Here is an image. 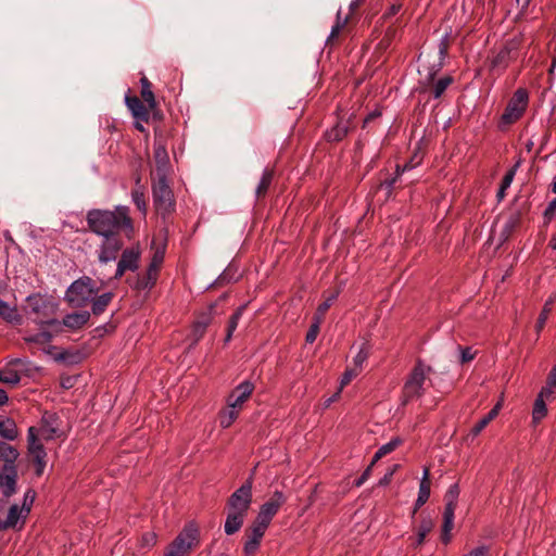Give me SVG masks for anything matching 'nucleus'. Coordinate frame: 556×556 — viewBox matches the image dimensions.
I'll list each match as a JSON object with an SVG mask.
<instances>
[{"mask_svg": "<svg viewBox=\"0 0 556 556\" xmlns=\"http://www.w3.org/2000/svg\"><path fill=\"white\" fill-rule=\"evenodd\" d=\"M86 220L89 229L102 238L98 253L99 262L106 264L115 261L124 245L121 232L125 231L128 236L134 230L129 207L117 205L114 210L93 208L88 211Z\"/></svg>", "mask_w": 556, "mask_h": 556, "instance_id": "obj_1", "label": "nucleus"}, {"mask_svg": "<svg viewBox=\"0 0 556 556\" xmlns=\"http://www.w3.org/2000/svg\"><path fill=\"white\" fill-rule=\"evenodd\" d=\"M58 418L52 414H45L39 428L30 427L28 429V453L36 465L37 476H41L47 465V453L42 441H50L60 437Z\"/></svg>", "mask_w": 556, "mask_h": 556, "instance_id": "obj_2", "label": "nucleus"}, {"mask_svg": "<svg viewBox=\"0 0 556 556\" xmlns=\"http://www.w3.org/2000/svg\"><path fill=\"white\" fill-rule=\"evenodd\" d=\"M252 476L237 489L226 504V520L224 530L227 535L237 533L248 516L252 504Z\"/></svg>", "mask_w": 556, "mask_h": 556, "instance_id": "obj_3", "label": "nucleus"}, {"mask_svg": "<svg viewBox=\"0 0 556 556\" xmlns=\"http://www.w3.org/2000/svg\"><path fill=\"white\" fill-rule=\"evenodd\" d=\"M430 371L431 367L427 366L421 359L416 362L402 389V403L404 405L425 394L426 386L431 384V381L427 378Z\"/></svg>", "mask_w": 556, "mask_h": 556, "instance_id": "obj_4", "label": "nucleus"}, {"mask_svg": "<svg viewBox=\"0 0 556 556\" xmlns=\"http://www.w3.org/2000/svg\"><path fill=\"white\" fill-rule=\"evenodd\" d=\"M98 292L99 288L96 281L88 276H83L67 288L65 301L74 308L86 307Z\"/></svg>", "mask_w": 556, "mask_h": 556, "instance_id": "obj_5", "label": "nucleus"}, {"mask_svg": "<svg viewBox=\"0 0 556 556\" xmlns=\"http://www.w3.org/2000/svg\"><path fill=\"white\" fill-rule=\"evenodd\" d=\"M18 452L12 445L0 441V459L4 462L2 467L4 479V497L10 498L17 490V469L15 460Z\"/></svg>", "mask_w": 556, "mask_h": 556, "instance_id": "obj_6", "label": "nucleus"}, {"mask_svg": "<svg viewBox=\"0 0 556 556\" xmlns=\"http://www.w3.org/2000/svg\"><path fill=\"white\" fill-rule=\"evenodd\" d=\"M200 543L198 527L190 522L185 526L176 539L168 545L164 556H189Z\"/></svg>", "mask_w": 556, "mask_h": 556, "instance_id": "obj_7", "label": "nucleus"}, {"mask_svg": "<svg viewBox=\"0 0 556 556\" xmlns=\"http://www.w3.org/2000/svg\"><path fill=\"white\" fill-rule=\"evenodd\" d=\"M152 194L157 214L165 218L175 207L174 194L167 179H156L152 185Z\"/></svg>", "mask_w": 556, "mask_h": 556, "instance_id": "obj_8", "label": "nucleus"}, {"mask_svg": "<svg viewBox=\"0 0 556 556\" xmlns=\"http://www.w3.org/2000/svg\"><path fill=\"white\" fill-rule=\"evenodd\" d=\"M529 101L528 91L519 88L515 91L507 106L502 114L501 122L504 125H510L518 121L527 109Z\"/></svg>", "mask_w": 556, "mask_h": 556, "instance_id": "obj_9", "label": "nucleus"}, {"mask_svg": "<svg viewBox=\"0 0 556 556\" xmlns=\"http://www.w3.org/2000/svg\"><path fill=\"white\" fill-rule=\"evenodd\" d=\"M90 319V313L88 311L75 312L64 316L62 321H58L56 319L42 320L39 318L35 319V323L38 325H63L72 330H77L83 328Z\"/></svg>", "mask_w": 556, "mask_h": 556, "instance_id": "obj_10", "label": "nucleus"}, {"mask_svg": "<svg viewBox=\"0 0 556 556\" xmlns=\"http://www.w3.org/2000/svg\"><path fill=\"white\" fill-rule=\"evenodd\" d=\"M141 251L138 245L125 249L117 263V268L114 278L119 279L125 271H135L139 267Z\"/></svg>", "mask_w": 556, "mask_h": 556, "instance_id": "obj_11", "label": "nucleus"}, {"mask_svg": "<svg viewBox=\"0 0 556 556\" xmlns=\"http://www.w3.org/2000/svg\"><path fill=\"white\" fill-rule=\"evenodd\" d=\"M437 71H429L428 75L420 80L422 92L430 91L434 99H439L447 87L453 83V78L445 76L433 83Z\"/></svg>", "mask_w": 556, "mask_h": 556, "instance_id": "obj_12", "label": "nucleus"}, {"mask_svg": "<svg viewBox=\"0 0 556 556\" xmlns=\"http://www.w3.org/2000/svg\"><path fill=\"white\" fill-rule=\"evenodd\" d=\"M28 515L27 509L20 507L18 504L11 505L7 517L3 520H0V530H21L24 527Z\"/></svg>", "mask_w": 556, "mask_h": 556, "instance_id": "obj_13", "label": "nucleus"}, {"mask_svg": "<svg viewBox=\"0 0 556 556\" xmlns=\"http://www.w3.org/2000/svg\"><path fill=\"white\" fill-rule=\"evenodd\" d=\"M153 157L155 162V176L156 179H167L169 173V156L165 146L162 142H154Z\"/></svg>", "mask_w": 556, "mask_h": 556, "instance_id": "obj_14", "label": "nucleus"}, {"mask_svg": "<svg viewBox=\"0 0 556 556\" xmlns=\"http://www.w3.org/2000/svg\"><path fill=\"white\" fill-rule=\"evenodd\" d=\"M253 390L254 386L250 381L241 382L228 396V406L240 409L242 404L251 396Z\"/></svg>", "mask_w": 556, "mask_h": 556, "instance_id": "obj_15", "label": "nucleus"}, {"mask_svg": "<svg viewBox=\"0 0 556 556\" xmlns=\"http://www.w3.org/2000/svg\"><path fill=\"white\" fill-rule=\"evenodd\" d=\"M125 102L132 116L142 122H149L150 111H152L149 105H144L143 102L136 96H126Z\"/></svg>", "mask_w": 556, "mask_h": 556, "instance_id": "obj_16", "label": "nucleus"}, {"mask_svg": "<svg viewBox=\"0 0 556 556\" xmlns=\"http://www.w3.org/2000/svg\"><path fill=\"white\" fill-rule=\"evenodd\" d=\"M516 58L515 45H507L501 49L492 60V67L504 70Z\"/></svg>", "mask_w": 556, "mask_h": 556, "instance_id": "obj_17", "label": "nucleus"}, {"mask_svg": "<svg viewBox=\"0 0 556 556\" xmlns=\"http://www.w3.org/2000/svg\"><path fill=\"white\" fill-rule=\"evenodd\" d=\"M429 496H430L429 469L426 468L424 470L422 479L420 481L418 497L416 500L413 514H415L418 508H420L424 504H426V502L429 500Z\"/></svg>", "mask_w": 556, "mask_h": 556, "instance_id": "obj_18", "label": "nucleus"}, {"mask_svg": "<svg viewBox=\"0 0 556 556\" xmlns=\"http://www.w3.org/2000/svg\"><path fill=\"white\" fill-rule=\"evenodd\" d=\"M211 320L212 317L210 313H203L198 317L191 329V337L193 339V343H197L203 337L207 326L211 324Z\"/></svg>", "mask_w": 556, "mask_h": 556, "instance_id": "obj_19", "label": "nucleus"}, {"mask_svg": "<svg viewBox=\"0 0 556 556\" xmlns=\"http://www.w3.org/2000/svg\"><path fill=\"white\" fill-rule=\"evenodd\" d=\"M286 503V496L281 491H275L273 496L261 508L275 517L279 508Z\"/></svg>", "mask_w": 556, "mask_h": 556, "instance_id": "obj_20", "label": "nucleus"}, {"mask_svg": "<svg viewBox=\"0 0 556 556\" xmlns=\"http://www.w3.org/2000/svg\"><path fill=\"white\" fill-rule=\"evenodd\" d=\"M0 317L10 324L21 325L22 323V316L18 314L17 308L4 301H0Z\"/></svg>", "mask_w": 556, "mask_h": 556, "instance_id": "obj_21", "label": "nucleus"}, {"mask_svg": "<svg viewBox=\"0 0 556 556\" xmlns=\"http://www.w3.org/2000/svg\"><path fill=\"white\" fill-rule=\"evenodd\" d=\"M114 294L112 292H105L100 295H94L91 300V311L93 315H101L111 303Z\"/></svg>", "mask_w": 556, "mask_h": 556, "instance_id": "obj_22", "label": "nucleus"}, {"mask_svg": "<svg viewBox=\"0 0 556 556\" xmlns=\"http://www.w3.org/2000/svg\"><path fill=\"white\" fill-rule=\"evenodd\" d=\"M17 435L18 431L14 420L0 416V437L13 441L17 438Z\"/></svg>", "mask_w": 556, "mask_h": 556, "instance_id": "obj_23", "label": "nucleus"}, {"mask_svg": "<svg viewBox=\"0 0 556 556\" xmlns=\"http://www.w3.org/2000/svg\"><path fill=\"white\" fill-rule=\"evenodd\" d=\"M131 199L137 208L144 216L147 214L146 191L144 187L140 185V178L137 179L136 187L131 191Z\"/></svg>", "mask_w": 556, "mask_h": 556, "instance_id": "obj_24", "label": "nucleus"}, {"mask_svg": "<svg viewBox=\"0 0 556 556\" xmlns=\"http://www.w3.org/2000/svg\"><path fill=\"white\" fill-rule=\"evenodd\" d=\"M546 396L538 394L532 409V421L539 424L547 415V407L545 404Z\"/></svg>", "mask_w": 556, "mask_h": 556, "instance_id": "obj_25", "label": "nucleus"}, {"mask_svg": "<svg viewBox=\"0 0 556 556\" xmlns=\"http://www.w3.org/2000/svg\"><path fill=\"white\" fill-rule=\"evenodd\" d=\"M141 84V97L143 101L149 105L151 110L156 108V100L152 91V85L146 76L140 78Z\"/></svg>", "mask_w": 556, "mask_h": 556, "instance_id": "obj_26", "label": "nucleus"}, {"mask_svg": "<svg viewBox=\"0 0 556 556\" xmlns=\"http://www.w3.org/2000/svg\"><path fill=\"white\" fill-rule=\"evenodd\" d=\"M350 20V15L342 16L341 10L337 13V20L334 25L331 28V31L327 38V43H333V41L338 38L340 33L345 28Z\"/></svg>", "mask_w": 556, "mask_h": 556, "instance_id": "obj_27", "label": "nucleus"}, {"mask_svg": "<svg viewBox=\"0 0 556 556\" xmlns=\"http://www.w3.org/2000/svg\"><path fill=\"white\" fill-rule=\"evenodd\" d=\"M274 178V172L271 169H264L261 180L256 187L255 195L257 199L265 197Z\"/></svg>", "mask_w": 556, "mask_h": 556, "instance_id": "obj_28", "label": "nucleus"}, {"mask_svg": "<svg viewBox=\"0 0 556 556\" xmlns=\"http://www.w3.org/2000/svg\"><path fill=\"white\" fill-rule=\"evenodd\" d=\"M401 444L402 440L400 438H393L390 442L381 445L372 457V464H376L379 459L395 451Z\"/></svg>", "mask_w": 556, "mask_h": 556, "instance_id": "obj_29", "label": "nucleus"}, {"mask_svg": "<svg viewBox=\"0 0 556 556\" xmlns=\"http://www.w3.org/2000/svg\"><path fill=\"white\" fill-rule=\"evenodd\" d=\"M555 301H556V294L551 295L546 300V302H545V304L543 306V309H542V312L539 315L536 325H535V330H536L538 334L543 330V328H544V326L546 324V320L548 318V314L551 313L552 306H553Z\"/></svg>", "mask_w": 556, "mask_h": 556, "instance_id": "obj_30", "label": "nucleus"}, {"mask_svg": "<svg viewBox=\"0 0 556 556\" xmlns=\"http://www.w3.org/2000/svg\"><path fill=\"white\" fill-rule=\"evenodd\" d=\"M348 123L338 122L336 126L326 132V137L328 141H340L348 135Z\"/></svg>", "mask_w": 556, "mask_h": 556, "instance_id": "obj_31", "label": "nucleus"}, {"mask_svg": "<svg viewBox=\"0 0 556 556\" xmlns=\"http://www.w3.org/2000/svg\"><path fill=\"white\" fill-rule=\"evenodd\" d=\"M21 381V376L17 372V370L5 367L0 369V382L10 384V386H16Z\"/></svg>", "mask_w": 556, "mask_h": 556, "instance_id": "obj_32", "label": "nucleus"}, {"mask_svg": "<svg viewBox=\"0 0 556 556\" xmlns=\"http://www.w3.org/2000/svg\"><path fill=\"white\" fill-rule=\"evenodd\" d=\"M433 521L430 518H424L417 529V538L415 545L419 546L424 543L427 534L432 530Z\"/></svg>", "mask_w": 556, "mask_h": 556, "instance_id": "obj_33", "label": "nucleus"}, {"mask_svg": "<svg viewBox=\"0 0 556 556\" xmlns=\"http://www.w3.org/2000/svg\"><path fill=\"white\" fill-rule=\"evenodd\" d=\"M555 388H556V365L551 369V371L547 376V379H546V384L541 389L539 394L546 396V399H549L553 395Z\"/></svg>", "mask_w": 556, "mask_h": 556, "instance_id": "obj_34", "label": "nucleus"}, {"mask_svg": "<svg viewBox=\"0 0 556 556\" xmlns=\"http://www.w3.org/2000/svg\"><path fill=\"white\" fill-rule=\"evenodd\" d=\"M238 408L229 407L222 412L219 416V422L223 428H229L232 422L238 418Z\"/></svg>", "mask_w": 556, "mask_h": 556, "instance_id": "obj_35", "label": "nucleus"}, {"mask_svg": "<svg viewBox=\"0 0 556 556\" xmlns=\"http://www.w3.org/2000/svg\"><path fill=\"white\" fill-rule=\"evenodd\" d=\"M368 356H369V346L367 343H363L362 346L359 348L357 354L353 358V363H354L353 368L357 369L361 372L363 365L367 361Z\"/></svg>", "mask_w": 556, "mask_h": 556, "instance_id": "obj_36", "label": "nucleus"}, {"mask_svg": "<svg viewBox=\"0 0 556 556\" xmlns=\"http://www.w3.org/2000/svg\"><path fill=\"white\" fill-rule=\"evenodd\" d=\"M157 275H153V278L149 275V269H147L146 274L141 277H138L135 288L137 290H148L151 289L156 282Z\"/></svg>", "mask_w": 556, "mask_h": 556, "instance_id": "obj_37", "label": "nucleus"}, {"mask_svg": "<svg viewBox=\"0 0 556 556\" xmlns=\"http://www.w3.org/2000/svg\"><path fill=\"white\" fill-rule=\"evenodd\" d=\"M494 419V413H488L483 418H481L470 430L469 437L472 438L480 434V432Z\"/></svg>", "mask_w": 556, "mask_h": 556, "instance_id": "obj_38", "label": "nucleus"}, {"mask_svg": "<svg viewBox=\"0 0 556 556\" xmlns=\"http://www.w3.org/2000/svg\"><path fill=\"white\" fill-rule=\"evenodd\" d=\"M164 261V251L162 250H157L152 260H151V263L148 267L149 269V275L153 278V275H159V269H160V266L161 264L163 263Z\"/></svg>", "mask_w": 556, "mask_h": 556, "instance_id": "obj_39", "label": "nucleus"}, {"mask_svg": "<svg viewBox=\"0 0 556 556\" xmlns=\"http://www.w3.org/2000/svg\"><path fill=\"white\" fill-rule=\"evenodd\" d=\"M83 358V354L80 352H70L64 351L60 353L55 359L60 362H65L67 364H76L79 363Z\"/></svg>", "mask_w": 556, "mask_h": 556, "instance_id": "obj_40", "label": "nucleus"}, {"mask_svg": "<svg viewBox=\"0 0 556 556\" xmlns=\"http://www.w3.org/2000/svg\"><path fill=\"white\" fill-rule=\"evenodd\" d=\"M52 340V334L48 331H41L39 333L25 337V341L28 343L45 344Z\"/></svg>", "mask_w": 556, "mask_h": 556, "instance_id": "obj_41", "label": "nucleus"}, {"mask_svg": "<svg viewBox=\"0 0 556 556\" xmlns=\"http://www.w3.org/2000/svg\"><path fill=\"white\" fill-rule=\"evenodd\" d=\"M273 518L274 517L271 515H269L268 513H266L262 508H260V511H258L255 520L253 521V525H255L264 530H267Z\"/></svg>", "mask_w": 556, "mask_h": 556, "instance_id": "obj_42", "label": "nucleus"}, {"mask_svg": "<svg viewBox=\"0 0 556 556\" xmlns=\"http://www.w3.org/2000/svg\"><path fill=\"white\" fill-rule=\"evenodd\" d=\"M273 518L274 517L271 515H269L268 513H266L262 508H260V511H258L255 520L253 521V525H255L264 530H267Z\"/></svg>", "mask_w": 556, "mask_h": 556, "instance_id": "obj_43", "label": "nucleus"}, {"mask_svg": "<svg viewBox=\"0 0 556 556\" xmlns=\"http://www.w3.org/2000/svg\"><path fill=\"white\" fill-rule=\"evenodd\" d=\"M273 518L274 517L271 515H269L268 513H266L262 508H260V511H258L255 520L253 521V525H255L264 530H267Z\"/></svg>", "mask_w": 556, "mask_h": 556, "instance_id": "obj_44", "label": "nucleus"}, {"mask_svg": "<svg viewBox=\"0 0 556 556\" xmlns=\"http://www.w3.org/2000/svg\"><path fill=\"white\" fill-rule=\"evenodd\" d=\"M338 294L330 295L326 301L320 303L317 307L316 314L314 317H320V323L323 321V318L327 311L330 308L334 300L337 299Z\"/></svg>", "mask_w": 556, "mask_h": 556, "instance_id": "obj_45", "label": "nucleus"}, {"mask_svg": "<svg viewBox=\"0 0 556 556\" xmlns=\"http://www.w3.org/2000/svg\"><path fill=\"white\" fill-rule=\"evenodd\" d=\"M320 324V317H314V323L311 325L305 337V341L307 343H313L316 340L317 334L319 332Z\"/></svg>", "mask_w": 556, "mask_h": 556, "instance_id": "obj_46", "label": "nucleus"}, {"mask_svg": "<svg viewBox=\"0 0 556 556\" xmlns=\"http://www.w3.org/2000/svg\"><path fill=\"white\" fill-rule=\"evenodd\" d=\"M265 532H266V530L252 523L250 529L247 530L245 535L248 539H251V540H254V541H257L261 543Z\"/></svg>", "mask_w": 556, "mask_h": 556, "instance_id": "obj_47", "label": "nucleus"}, {"mask_svg": "<svg viewBox=\"0 0 556 556\" xmlns=\"http://www.w3.org/2000/svg\"><path fill=\"white\" fill-rule=\"evenodd\" d=\"M454 527V519H443L441 540L447 544L451 540V531Z\"/></svg>", "mask_w": 556, "mask_h": 556, "instance_id": "obj_48", "label": "nucleus"}, {"mask_svg": "<svg viewBox=\"0 0 556 556\" xmlns=\"http://www.w3.org/2000/svg\"><path fill=\"white\" fill-rule=\"evenodd\" d=\"M261 543L251 539H245L243 553L245 556H253L260 548Z\"/></svg>", "mask_w": 556, "mask_h": 556, "instance_id": "obj_49", "label": "nucleus"}, {"mask_svg": "<svg viewBox=\"0 0 556 556\" xmlns=\"http://www.w3.org/2000/svg\"><path fill=\"white\" fill-rule=\"evenodd\" d=\"M35 497H36L35 491L31 489H28L23 496V503L20 507L26 508L27 513L29 514L31 506L34 504Z\"/></svg>", "mask_w": 556, "mask_h": 556, "instance_id": "obj_50", "label": "nucleus"}, {"mask_svg": "<svg viewBox=\"0 0 556 556\" xmlns=\"http://www.w3.org/2000/svg\"><path fill=\"white\" fill-rule=\"evenodd\" d=\"M243 309H244V306H240L239 308H237V311L230 317L229 324L227 327V329H229L230 332H233L237 329L239 320L242 316Z\"/></svg>", "mask_w": 556, "mask_h": 556, "instance_id": "obj_51", "label": "nucleus"}, {"mask_svg": "<svg viewBox=\"0 0 556 556\" xmlns=\"http://www.w3.org/2000/svg\"><path fill=\"white\" fill-rule=\"evenodd\" d=\"M459 495V488L457 483H454L450 486L445 494V501L446 503H453L457 505V497Z\"/></svg>", "mask_w": 556, "mask_h": 556, "instance_id": "obj_52", "label": "nucleus"}, {"mask_svg": "<svg viewBox=\"0 0 556 556\" xmlns=\"http://www.w3.org/2000/svg\"><path fill=\"white\" fill-rule=\"evenodd\" d=\"M27 302L30 305L31 312L35 314H38L41 311V308L45 306V302L42 301V299H40L39 296H36V295L28 296Z\"/></svg>", "mask_w": 556, "mask_h": 556, "instance_id": "obj_53", "label": "nucleus"}, {"mask_svg": "<svg viewBox=\"0 0 556 556\" xmlns=\"http://www.w3.org/2000/svg\"><path fill=\"white\" fill-rule=\"evenodd\" d=\"M519 166V163H517L511 169H509L503 177L502 179V182H501V187L502 189H507L510 187L513 180H514V177H515V174H516V170H517V167Z\"/></svg>", "mask_w": 556, "mask_h": 556, "instance_id": "obj_54", "label": "nucleus"}, {"mask_svg": "<svg viewBox=\"0 0 556 556\" xmlns=\"http://www.w3.org/2000/svg\"><path fill=\"white\" fill-rule=\"evenodd\" d=\"M414 167L412 161L406 163L403 167H401L400 165L396 166V177L390 179V180H387L386 181V185L389 189H392L395 181H396V178L403 174L404 172L408 170V169H412Z\"/></svg>", "mask_w": 556, "mask_h": 556, "instance_id": "obj_55", "label": "nucleus"}, {"mask_svg": "<svg viewBox=\"0 0 556 556\" xmlns=\"http://www.w3.org/2000/svg\"><path fill=\"white\" fill-rule=\"evenodd\" d=\"M358 374H359V371L357 369H355V368L346 369L345 372L343 374L342 378H341L340 389L342 390Z\"/></svg>", "mask_w": 556, "mask_h": 556, "instance_id": "obj_56", "label": "nucleus"}, {"mask_svg": "<svg viewBox=\"0 0 556 556\" xmlns=\"http://www.w3.org/2000/svg\"><path fill=\"white\" fill-rule=\"evenodd\" d=\"M156 543V534L152 532H148L142 535L140 540V546L142 548H150Z\"/></svg>", "mask_w": 556, "mask_h": 556, "instance_id": "obj_57", "label": "nucleus"}, {"mask_svg": "<svg viewBox=\"0 0 556 556\" xmlns=\"http://www.w3.org/2000/svg\"><path fill=\"white\" fill-rule=\"evenodd\" d=\"M459 351L462 364L472 361L476 356V352H473L471 348H459Z\"/></svg>", "mask_w": 556, "mask_h": 556, "instance_id": "obj_58", "label": "nucleus"}, {"mask_svg": "<svg viewBox=\"0 0 556 556\" xmlns=\"http://www.w3.org/2000/svg\"><path fill=\"white\" fill-rule=\"evenodd\" d=\"M375 464H372V462L369 464V466L364 470V472L362 473V476L355 480L354 482V485L356 488H359L362 486L367 480L368 478L370 477L371 475V470H372V467H374Z\"/></svg>", "mask_w": 556, "mask_h": 556, "instance_id": "obj_59", "label": "nucleus"}, {"mask_svg": "<svg viewBox=\"0 0 556 556\" xmlns=\"http://www.w3.org/2000/svg\"><path fill=\"white\" fill-rule=\"evenodd\" d=\"M489 546L486 545H481V546H478L471 551H469L467 554L463 555V556H486L489 554Z\"/></svg>", "mask_w": 556, "mask_h": 556, "instance_id": "obj_60", "label": "nucleus"}, {"mask_svg": "<svg viewBox=\"0 0 556 556\" xmlns=\"http://www.w3.org/2000/svg\"><path fill=\"white\" fill-rule=\"evenodd\" d=\"M456 506L453 503H445L443 519H454Z\"/></svg>", "mask_w": 556, "mask_h": 556, "instance_id": "obj_61", "label": "nucleus"}, {"mask_svg": "<svg viewBox=\"0 0 556 556\" xmlns=\"http://www.w3.org/2000/svg\"><path fill=\"white\" fill-rule=\"evenodd\" d=\"M555 212H556V198L548 203V205L544 212V217L547 220H551L553 215L555 214Z\"/></svg>", "mask_w": 556, "mask_h": 556, "instance_id": "obj_62", "label": "nucleus"}, {"mask_svg": "<svg viewBox=\"0 0 556 556\" xmlns=\"http://www.w3.org/2000/svg\"><path fill=\"white\" fill-rule=\"evenodd\" d=\"M396 468H397V465H394L393 468L389 472H387L383 478L380 479L379 485L389 484Z\"/></svg>", "mask_w": 556, "mask_h": 556, "instance_id": "obj_63", "label": "nucleus"}, {"mask_svg": "<svg viewBox=\"0 0 556 556\" xmlns=\"http://www.w3.org/2000/svg\"><path fill=\"white\" fill-rule=\"evenodd\" d=\"M380 115H381V112L379 110H375L374 112L369 113L367 115V117L364 119V126H366L369 122L379 117Z\"/></svg>", "mask_w": 556, "mask_h": 556, "instance_id": "obj_64", "label": "nucleus"}]
</instances>
